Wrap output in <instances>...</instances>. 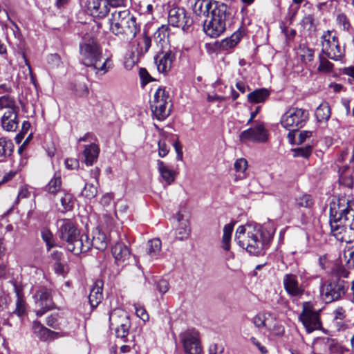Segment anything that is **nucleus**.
Returning a JSON list of instances; mask_svg holds the SVG:
<instances>
[{
  "instance_id": "nucleus-15",
  "label": "nucleus",
  "mask_w": 354,
  "mask_h": 354,
  "mask_svg": "<svg viewBox=\"0 0 354 354\" xmlns=\"http://www.w3.org/2000/svg\"><path fill=\"white\" fill-rule=\"evenodd\" d=\"M119 28L118 30H115L113 33L122 39H133L140 31V26L136 22V18L133 15L124 21Z\"/></svg>"
},
{
  "instance_id": "nucleus-12",
  "label": "nucleus",
  "mask_w": 354,
  "mask_h": 354,
  "mask_svg": "<svg viewBox=\"0 0 354 354\" xmlns=\"http://www.w3.org/2000/svg\"><path fill=\"white\" fill-rule=\"evenodd\" d=\"M183 348L187 354H200L202 351L199 333L195 329H188L180 335Z\"/></svg>"
},
{
  "instance_id": "nucleus-28",
  "label": "nucleus",
  "mask_w": 354,
  "mask_h": 354,
  "mask_svg": "<svg viewBox=\"0 0 354 354\" xmlns=\"http://www.w3.org/2000/svg\"><path fill=\"white\" fill-rule=\"evenodd\" d=\"M243 32L240 28L234 32L230 37H227L221 41L220 47L225 50L234 48L243 37Z\"/></svg>"
},
{
  "instance_id": "nucleus-25",
  "label": "nucleus",
  "mask_w": 354,
  "mask_h": 354,
  "mask_svg": "<svg viewBox=\"0 0 354 354\" xmlns=\"http://www.w3.org/2000/svg\"><path fill=\"white\" fill-rule=\"evenodd\" d=\"M158 171L160 176L167 185L172 184L176 177V173L174 170L169 168V167L162 160H157Z\"/></svg>"
},
{
  "instance_id": "nucleus-17",
  "label": "nucleus",
  "mask_w": 354,
  "mask_h": 354,
  "mask_svg": "<svg viewBox=\"0 0 354 354\" xmlns=\"http://www.w3.org/2000/svg\"><path fill=\"white\" fill-rule=\"evenodd\" d=\"M174 59L175 54L171 50L161 52L154 58L155 64L157 66L158 71L160 73L165 74L171 68Z\"/></svg>"
},
{
  "instance_id": "nucleus-11",
  "label": "nucleus",
  "mask_w": 354,
  "mask_h": 354,
  "mask_svg": "<svg viewBox=\"0 0 354 354\" xmlns=\"http://www.w3.org/2000/svg\"><path fill=\"white\" fill-rule=\"evenodd\" d=\"M282 283L288 296L293 299L301 298L305 292V287L298 279V275L286 273L283 276Z\"/></svg>"
},
{
  "instance_id": "nucleus-35",
  "label": "nucleus",
  "mask_w": 354,
  "mask_h": 354,
  "mask_svg": "<svg viewBox=\"0 0 354 354\" xmlns=\"http://www.w3.org/2000/svg\"><path fill=\"white\" fill-rule=\"evenodd\" d=\"M151 45V38L143 34L141 37L137 39V48L136 53L138 55L142 56L148 52Z\"/></svg>"
},
{
  "instance_id": "nucleus-43",
  "label": "nucleus",
  "mask_w": 354,
  "mask_h": 354,
  "mask_svg": "<svg viewBox=\"0 0 354 354\" xmlns=\"http://www.w3.org/2000/svg\"><path fill=\"white\" fill-rule=\"evenodd\" d=\"M62 186V180L60 176L55 174L54 177L50 180L46 187V190L50 194H55L57 193Z\"/></svg>"
},
{
  "instance_id": "nucleus-54",
  "label": "nucleus",
  "mask_w": 354,
  "mask_h": 354,
  "mask_svg": "<svg viewBox=\"0 0 354 354\" xmlns=\"http://www.w3.org/2000/svg\"><path fill=\"white\" fill-rule=\"evenodd\" d=\"M297 203L299 207H310L313 205V200L310 195L304 194L297 199Z\"/></svg>"
},
{
  "instance_id": "nucleus-23",
  "label": "nucleus",
  "mask_w": 354,
  "mask_h": 354,
  "mask_svg": "<svg viewBox=\"0 0 354 354\" xmlns=\"http://www.w3.org/2000/svg\"><path fill=\"white\" fill-rule=\"evenodd\" d=\"M103 281L97 280L91 290L88 301L91 308H96L103 299L102 295Z\"/></svg>"
},
{
  "instance_id": "nucleus-13",
  "label": "nucleus",
  "mask_w": 354,
  "mask_h": 354,
  "mask_svg": "<svg viewBox=\"0 0 354 354\" xmlns=\"http://www.w3.org/2000/svg\"><path fill=\"white\" fill-rule=\"evenodd\" d=\"M169 23L175 27L181 28L183 31H187L192 24V19L187 16L185 10L183 8H173L168 14Z\"/></svg>"
},
{
  "instance_id": "nucleus-50",
  "label": "nucleus",
  "mask_w": 354,
  "mask_h": 354,
  "mask_svg": "<svg viewBox=\"0 0 354 354\" xmlns=\"http://www.w3.org/2000/svg\"><path fill=\"white\" fill-rule=\"evenodd\" d=\"M295 157L308 158L312 153V147L309 145L304 147H298L294 149Z\"/></svg>"
},
{
  "instance_id": "nucleus-10",
  "label": "nucleus",
  "mask_w": 354,
  "mask_h": 354,
  "mask_svg": "<svg viewBox=\"0 0 354 354\" xmlns=\"http://www.w3.org/2000/svg\"><path fill=\"white\" fill-rule=\"evenodd\" d=\"M33 299L35 305V312L37 317H41L48 310L55 308L52 292L47 288L42 287L37 290L33 295Z\"/></svg>"
},
{
  "instance_id": "nucleus-34",
  "label": "nucleus",
  "mask_w": 354,
  "mask_h": 354,
  "mask_svg": "<svg viewBox=\"0 0 354 354\" xmlns=\"http://www.w3.org/2000/svg\"><path fill=\"white\" fill-rule=\"evenodd\" d=\"M14 149V144L11 140L5 137L0 138V158L10 157Z\"/></svg>"
},
{
  "instance_id": "nucleus-4",
  "label": "nucleus",
  "mask_w": 354,
  "mask_h": 354,
  "mask_svg": "<svg viewBox=\"0 0 354 354\" xmlns=\"http://www.w3.org/2000/svg\"><path fill=\"white\" fill-rule=\"evenodd\" d=\"M229 15L225 3L216 4L204 21V32L212 38L221 36L226 30V21Z\"/></svg>"
},
{
  "instance_id": "nucleus-3",
  "label": "nucleus",
  "mask_w": 354,
  "mask_h": 354,
  "mask_svg": "<svg viewBox=\"0 0 354 354\" xmlns=\"http://www.w3.org/2000/svg\"><path fill=\"white\" fill-rule=\"evenodd\" d=\"M80 62L91 68L97 76L105 75L113 67L110 58L103 59L102 50L94 41L80 44Z\"/></svg>"
},
{
  "instance_id": "nucleus-32",
  "label": "nucleus",
  "mask_w": 354,
  "mask_h": 354,
  "mask_svg": "<svg viewBox=\"0 0 354 354\" xmlns=\"http://www.w3.org/2000/svg\"><path fill=\"white\" fill-rule=\"evenodd\" d=\"M75 201V198L71 194L66 192L62 193L59 198L61 207H58L59 210L62 212H66L72 210L74 206Z\"/></svg>"
},
{
  "instance_id": "nucleus-40",
  "label": "nucleus",
  "mask_w": 354,
  "mask_h": 354,
  "mask_svg": "<svg viewBox=\"0 0 354 354\" xmlns=\"http://www.w3.org/2000/svg\"><path fill=\"white\" fill-rule=\"evenodd\" d=\"M234 223L226 224L223 227V234L222 238V248L225 250H229L230 248V240L233 231Z\"/></svg>"
},
{
  "instance_id": "nucleus-36",
  "label": "nucleus",
  "mask_w": 354,
  "mask_h": 354,
  "mask_svg": "<svg viewBox=\"0 0 354 354\" xmlns=\"http://www.w3.org/2000/svg\"><path fill=\"white\" fill-rule=\"evenodd\" d=\"M297 54L300 60L305 64L312 62L314 58V50L304 44L299 45Z\"/></svg>"
},
{
  "instance_id": "nucleus-58",
  "label": "nucleus",
  "mask_w": 354,
  "mask_h": 354,
  "mask_svg": "<svg viewBox=\"0 0 354 354\" xmlns=\"http://www.w3.org/2000/svg\"><path fill=\"white\" fill-rule=\"evenodd\" d=\"M139 75L142 80V86L146 85L151 81V77L149 74L148 71L145 68H141L140 69Z\"/></svg>"
},
{
  "instance_id": "nucleus-1",
  "label": "nucleus",
  "mask_w": 354,
  "mask_h": 354,
  "mask_svg": "<svg viewBox=\"0 0 354 354\" xmlns=\"http://www.w3.org/2000/svg\"><path fill=\"white\" fill-rule=\"evenodd\" d=\"M57 235L66 242V249L78 255L86 252L91 248L90 239L86 234H81L76 224L71 219L62 218L57 222Z\"/></svg>"
},
{
  "instance_id": "nucleus-62",
  "label": "nucleus",
  "mask_w": 354,
  "mask_h": 354,
  "mask_svg": "<svg viewBox=\"0 0 354 354\" xmlns=\"http://www.w3.org/2000/svg\"><path fill=\"white\" fill-rule=\"evenodd\" d=\"M106 4L112 7L124 6L127 0H104Z\"/></svg>"
},
{
  "instance_id": "nucleus-42",
  "label": "nucleus",
  "mask_w": 354,
  "mask_h": 354,
  "mask_svg": "<svg viewBox=\"0 0 354 354\" xmlns=\"http://www.w3.org/2000/svg\"><path fill=\"white\" fill-rule=\"evenodd\" d=\"M314 21L313 15H305L299 24V28L304 31L311 32L315 28Z\"/></svg>"
},
{
  "instance_id": "nucleus-45",
  "label": "nucleus",
  "mask_w": 354,
  "mask_h": 354,
  "mask_svg": "<svg viewBox=\"0 0 354 354\" xmlns=\"http://www.w3.org/2000/svg\"><path fill=\"white\" fill-rule=\"evenodd\" d=\"M100 0H80V5L83 9L90 15H96L97 11L95 10V6Z\"/></svg>"
},
{
  "instance_id": "nucleus-14",
  "label": "nucleus",
  "mask_w": 354,
  "mask_h": 354,
  "mask_svg": "<svg viewBox=\"0 0 354 354\" xmlns=\"http://www.w3.org/2000/svg\"><path fill=\"white\" fill-rule=\"evenodd\" d=\"M268 134L262 122H258L254 127L242 131L239 140L242 142L251 141L254 142H265L267 141Z\"/></svg>"
},
{
  "instance_id": "nucleus-49",
  "label": "nucleus",
  "mask_w": 354,
  "mask_h": 354,
  "mask_svg": "<svg viewBox=\"0 0 354 354\" xmlns=\"http://www.w3.org/2000/svg\"><path fill=\"white\" fill-rule=\"evenodd\" d=\"M95 10L97 11V13L99 12L98 15H92L93 17H97V18H103L109 12V9L106 4L105 2H104L102 4V1L100 0L95 6Z\"/></svg>"
},
{
  "instance_id": "nucleus-61",
  "label": "nucleus",
  "mask_w": 354,
  "mask_h": 354,
  "mask_svg": "<svg viewBox=\"0 0 354 354\" xmlns=\"http://www.w3.org/2000/svg\"><path fill=\"white\" fill-rule=\"evenodd\" d=\"M66 168L69 169H74L78 167L79 161L75 158H68L65 161Z\"/></svg>"
},
{
  "instance_id": "nucleus-27",
  "label": "nucleus",
  "mask_w": 354,
  "mask_h": 354,
  "mask_svg": "<svg viewBox=\"0 0 354 354\" xmlns=\"http://www.w3.org/2000/svg\"><path fill=\"white\" fill-rule=\"evenodd\" d=\"M26 304L24 299L17 293V299L16 301V308L15 310L10 315V317L3 322V325H8L12 326L10 320L14 315H17L19 318H21L26 313Z\"/></svg>"
},
{
  "instance_id": "nucleus-7",
  "label": "nucleus",
  "mask_w": 354,
  "mask_h": 354,
  "mask_svg": "<svg viewBox=\"0 0 354 354\" xmlns=\"http://www.w3.org/2000/svg\"><path fill=\"white\" fill-rule=\"evenodd\" d=\"M347 283L341 279H332L320 286V294L326 303L339 299L346 292Z\"/></svg>"
},
{
  "instance_id": "nucleus-44",
  "label": "nucleus",
  "mask_w": 354,
  "mask_h": 354,
  "mask_svg": "<svg viewBox=\"0 0 354 354\" xmlns=\"http://www.w3.org/2000/svg\"><path fill=\"white\" fill-rule=\"evenodd\" d=\"M169 27L166 25H162L154 33V40L157 43L161 44L165 42V39L169 36Z\"/></svg>"
},
{
  "instance_id": "nucleus-33",
  "label": "nucleus",
  "mask_w": 354,
  "mask_h": 354,
  "mask_svg": "<svg viewBox=\"0 0 354 354\" xmlns=\"http://www.w3.org/2000/svg\"><path fill=\"white\" fill-rule=\"evenodd\" d=\"M270 95V91L266 88L254 90L248 95V100L252 103L264 102Z\"/></svg>"
},
{
  "instance_id": "nucleus-55",
  "label": "nucleus",
  "mask_w": 354,
  "mask_h": 354,
  "mask_svg": "<svg viewBox=\"0 0 354 354\" xmlns=\"http://www.w3.org/2000/svg\"><path fill=\"white\" fill-rule=\"evenodd\" d=\"M134 308L136 315L140 317L142 321L146 322L149 319V315L144 307L139 304H135Z\"/></svg>"
},
{
  "instance_id": "nucleus-60",
  "label": "nucleus",
  "mask_w": 354,
  "mask_h": 354,
  "mask_svg": "<svg viewBox=\"0 0 354 354\" xmlns=\"http://www.w3.org/2000/svg\"><path fill=\"white\" fill-rule=\"evenodd\" d=\"M313 132L310 131H300L298 137V141L299 143H302L306 140V139L310 138L313 136Z\"/></svg>"
},
{
  "instance_id": "nucleus-64",
  "label": "nucleus",
  "mask_w": 354,
  "mask_h": 354,
  "mask_svg": "<svg viewBox=\"0 0 354 354\" xmlns=\"http://www.w3.org/2000/svg\"><path fill=\"white\" fill-rule=\"evenodd\" d=\"M112 201V196L110 194H106L104 195L101 200L100 204L103 205L104 207H108L111 205Z\"/></svg>"
},
{
  "instance_id": "nucleus-6",
  "label": "nucleus",
  "mask_w": 354,
  "mask_h": 354,
  "mask_svg": "<svg viewBox=\"0 0 354 354\" xmlns=\"http://www.w3.org/2000/svg\"><path fill=\"white\" fill-rule=\"evenodd\" d=\"M322 52L329 59L341 61L344 57V48H341L337 37L332 31L324 32L321 37Z\"/></svg>"
},
{
  "instance_id": "nucleus-29",
  "label": "nucleus",
  "mask_w": 354,
  "mask_h": 354,
  "mask_svg": "<svg viewBox=\"0 0 354 354\" xmlns=\"http://www.w3.org/2000/svg\"><path fill=\"white\" fill-rule=\"evenodd\" d=\"M120 322L115 328V335L118 338H125L129 334L131 322L129 317L126 314H123L120 317Z\"/></svg>"
},
{
  "instance_id": "nucleus-16",
  "label": "nucleus",
  "mask_w": 354,
  "mask_h": 354,
  "mask_svg": "<svg viewBox=\"0 0 354 354\" xmlns=\"http://www.w3.org/2000/svg\"><path fill=\"white\" fill-rule=\"evenodd\" d=\"M33 330L37 337L42 341H51L59 337L69 335V332H55L43 326L38 321H35L33 322Z\"/></svg>"
},
{
  "instance_id": "nucleus-26",
  "label": "nucleus",
  "mask_w": 354,
  "mask_h": 354,
  "mask_svg": "<svg viewBox=\"0 0 354 354\" xmlns=\"http://www.w3.org/2000/svg\"><path fill=\"white\" fill-rule=\"evenodd\" d=\"M91 246L99 250H104L108 245L106 235L99 228H96L93 232V239L91 241Z\"/></svg>"
},
{
  "instance_id": "nucleus-9",
  "label": "nucleus",
  "mask_w": 354,
  "mask_h": 354,
  "mask_svg": "<svg viewBox=\"0 0 354 354\" xmlns=\"http://www.w3.org/2000/svg\"><path fill=\"white\" fill-rule=\"evenodd\" d=\"M299 319L301 322L308 333L322 327L319 315L316 311L313 304L309 301L303 303L302 311L299 315Z\"/></svg>"
},
{
  "instance_id": "nucleus-8",
  "label": "nucleus",
  "mask_w": 354,
  "mask_h": 354,
  "mask_svg": "<svg viewBox=\"0 0 354 354\" xmlns=\"http://www.w3.org/2000/svg\"><path fill=\"white\" fill-rule=\"evenodd\" d=\"M308 119V111L297 108H290L281 118V124L289 131H296L301 128Z\"/></svg>"
},
{
  "instance_id": "nucleus-46",
  "label": "nucleus",
  "mask_w": 354,
  "mask_h": 354,
  "mask_svg": "<svg viewBox=\"0 0 354 354\" xmlns=\"http://www.w3.org/2000/svg\"><path fill=\"white\" fill-rule=\"evenodd\" d=\"M153 281L156 287V290L162 295L165 294L169 288V282L164 279L156 277Z\"/></svg>"
},
{
  "instance_id": "nucleus-22",
  "label": "nucleus",
  "mask_w": 354,
  "mask_h": 354,
  "mask_svg": "<svg viewBox=\"0 0 354 354\" xmlns=\"http://www.w3.org/2000/svg\"><path fill=\"white\" fill-rule=\"evenodd\" d=\"M94 181L92 183H86L82 189V195L87 199L95 198L97 194V178L100 175V170L95 168L91 171Z\"/></svg>"
},
{
  "instance_id": "nucleus-59",
  "label": "nucleus",
  "mask_w": 354,
  "mask_h": 354,
  "mask_svg": "<svg viewBox=\"0 0 354 354\" xmlns=\"http://www.w3.org/2000/svg\"><path fill=\"white\" fill-rule=\"evenodd\" d=\"M223 351V346L218 344H211L208 348L209 354H221Z\"/></svg>"
},
{
  "instance_id": "nucleus-52",
  "label": "nucleus",
  "mask_w": 354,
  "mask_h": 354,
  "mask_svg": "<svg viewBox=\"0 0 354 354\" xmlns=\"http://www.w3.org/2000/svg\"><path fill=\"white\" fill-rule=\"evenodd\" d=\"M319 58V66H318V71L320 72H330L333 68V64L330 63L327 59L322 57L321 55Z\"/></svg>"
},
{
  "instance_id": "nucleus-53",
  "label": "nucleus",
  "mask_w": 354,
  "mask_h": 354,
  "mask_svg": "<svg viewBox=\"0 0 354 354\" xmlns=\"http://www.w3.org/2000/svg\"><path fill=\"white\" fill-rule=\"evenodd\" d=\"M41 237L44 241L46 243L47 249L49 250L54 246L53 239L52 233L48 230H44L41 231Z\"/></svg>"
},
{
  "instance_id": "nucleus-2",
  "label": "nucleus",
  "mask_w": 354,
  "mask_h": 354,
  "mask_svg": "<svg viewBox=\"0 0 354 354\" xmlns=\"http://www.w3.org/2000/svg\"><path fill=\"white\" fill-rule=\"evenodd\" d=\"M266 234L259 225H241L236 231L235 241L250 254L259 255L270 241V235Z\"/></svg>"
},
{
  "instance_id": "nucleus-30",
  "label": "nucleus",
  "mask_w": 354,
  "mask_h": 354,
  "mask_svg": "<svg viewBox=\"0 0 354 354\" xmlns=\"http://www.w3.org/2000/svg\"><path fill=\"white\" fill-rule=\"evenodd\" d=\"M111 252L115 260L124 261L129 258L130 251L127 245L121 242H117L111 249Z\"/></svg>"
},
{
  "instance_id": "nucleus-18",
  "label": "nucleus",
  "mask_w": 354,
  "mask_h": 354,
  "mask_svg": "<svg viewBox=\"0 0 354 354\" xmlns=\"http://www.w3.org/2000/svg\"><path fill=\"white\" fill-rule=\"evenodd\" d=\"M1 124L4 131H15L19 125L18 111H6L1 119Z\"/></svg>"
},
{
  "instance_id": "nucleus-37",
  "label": "nucleus",
  "mask_w": 354,
  "mask_h": 354,
  "mask_svg": "<svg viewBox=\"0 0 354 354\" xmlns=\"http://www.w3.org/2000/svg\"><path fill=\"white\" fill-rule=\"evenodd\" d=\"M330 114V108L329 104L326 102L320 104L315 111V116L319 122L328 120Z\"/></svg>"
},
{
  "instance_id": "nucleus-31",
  "label": "nucleus",
  "mask_w": 354,
  "mask_h": 354,
  "mask_svg": "<svg viewBox=\"0 0 354 354\" xmlns=\"http://www.w3.org/2000/svg\"><path fill=\"white\" fill-rule=\"evenodd\" d=\"M100 149L95 144H91L84 150V162L87 165H92L97 159Z\"/></svg>"
},
{
  "instance_id": "nucleus-38",
  "label": "nucleus",
  "mask_w": 354,
  "mask_h": 354,
  "mask_svg": "<svg viewBox=\"0 0 354 354\" xmlns=\"http://www.w3.org/2000/svg\"><path fill=\"white\" fill-rule=\"evenodd\" d=\"M147 246V252L151 258L157 259L161 252V241L158 238L153 239L148 241Z\"/></svg>"
},
{
  "instance_id": "nucleus-19",
  "label": "nucleus",
  "mask_w": 354,
  "mask_h": 354,
  "mask_svg": "<svg viewBox=\"0 0 354 354\" xmlns=\"http://www.w3.org/2000/svg\"><path fill=\"white\" fill-rule=\"evenodd\" d=\"M218 1H211L209 0H196L193 6V12L198 16L208 17L210 15L213 8L216 4H221Z\"/></svg>"
},
{
  "instance_id": "nucleus-56",
  "label": "nucleus",
  "mask_w": 354,
  "mask_h": 354,
  "mask_svg": "<svg viewBox=\"0 0 354 354\" xmlns=\"http://www.w3.org/2000/svg\"><path fill=\"white\" fill-rule=\"evenodd\" d=\"M248 162L244 158H239L234 162V167L237 172H244L247 169Z\"/></svg>"
},
{
  "instance_id": "nucleus-21",
  "label": "nucleus",
  "mask_w": 354,
  "mask_h": 354,
  "mask_svg": "<svg viewBox=\"0 0 354 354\" xmlns=\"http://www.w3.org/2000/svg\"><path fill=\"white\" fill-rule=\"evenodd\" d=\"M47 326L56 330L68 328L69 321L63 313H54L46 319Z\"/></svg>"
},
{
  "instance_id": "nucleus-41",
  "label": "nucleus",
  "mask_w": 354,
  "mask_h": 354,
  "mask_svg": "<svg viewBox=\"0 0 354 354\" xmlns=\"http://www.w3.org/2000/svg\"><path fill=\"white\" fill-rule=\"evenodd\" d=\"M7 109L8 111H19V107L13 97L10 95L0 97V109Z\"/></svg>"
},
{
  "instance_id": "nucleus-47",
  "label": "nucleus",
  "mask_w": 354,
  "mask_h": 354,
  "mask_svg": "<svg viewBox=\"0 0 354 354\" xmlns=\"http://www.w3.org/2000/svg\"><path fill=\"white\" fill-rule=\"evenodd\" d=\"M273 319V324L268 323L266 329L270 331L272 335L281 337L284 334V328L283 326L277 323L274 318Z\"/></svg>"
},
{
  "instance_id": "nucleus-48",
  "label": "nucleus",
  "mask_w": 354,
  "mask_h": 354,
  "mask_svg": "<svg viewBox=\"0 0 354 354\" xmlns=\"http://www.w3.org/2000/svg\"><path fill=\"white\" fill-rule=\"evenodd\" d=\"M336 21L339 28L348 31L351 28L350 21L344 13H339L336 17Z\"/></svg>"
},
{
  "instance_id": "nucleus-63",
  "label": "nucleus",
  "mask_w": 354,
  "mask_h": 354,
  "mask_svg": "<svg viewBox=\"0 0 354 354\" xmlns=\"http://www.w3.org/2000/svg\"><path fill=\"white\" fill-rule=\"evenodd\" d=\"M250 341L251 342L257 347V348L259 349V351L262 353V354H266L267 353L268 351L266 349V348L261 345V344L254 337H252L250 338Z\"/></svg>"
},
{
  "instance_id": "nucleus-20",
  "label": "nucleus",
  "mask_w": 354,
  "mask_h": 354,
  "mask_svg": "<svg viewBox=\"0 0 354 354\" xmlns=\"http://www.w3.org/2000/svg\"><path fill=\"white\" fill-rule=\"evenodd\" d=\"M132 15L128 10H115L111 14V18L109 19L110 30L113 32L118 30L120 26L122 25L124 21L130 18Z\"/></svg>"
},
{
  "instance_id": "nucleus-57",
  "label": "nucleus",
  "mask_w": 354,
  "mask_h": 354,
  "mask_svg": "<svg viewBox=\"0 0 354 354\" xmlns=\"http://www.w3.org/2000/svg\"><path fill=\"white\" fill-rule=\"evenodd\" d=\"M158 155L160 157H165L169 153V147L166 145L165 142L164 140H159L158 143Z\"/></svg>"
},
{
  "instance_id": "nucleus-24",
  "label": "nucleus",
  "mask_w": 354,
  "mask_h": 354,
  "mask_svg": "<svg viewBox=\"0 0 354 354\" xmlns=\"http://www.w3.org/2000/svg\"><path fill=\"white\" fill-rule=\"evenodd\" d=\"M176 219L179 223V225L176 228L178 239L180 241L187 239L189 237L190 232L188 219L185 218V216L181 212H178L176 214Z\"/></svg>"
},
{
  "instance_id": "nucleus-39",
  "label": "nucleus",
  "mask_w": 354,
  "mask_h": 354,
  "mask_svg": "<svg viewBox=\"0 0 354 354\" xmlns=\"http://www.w3.org/2000/svg\"><path fill=\"white\" fill-rule=\"evenodd\" d=\"M271 317V314L270 313H261L257 314L251 319L252 323L257 327V328H267L268 324V318Z\"/></svg>"
},
{
  "instance_id": "nucleus-5",
  "label": "nucleus",
  "mask_w": 354,
  "mask_h": 354,
  "mask_svg": "<svg viewBox=\"0 0 354 354\" xmlns=\"http://www.w3.org/2000/svg\"><path fill=\"white\" fill-rule=\"evenodd\" d=\"M150 107L155 118L158 120H164L170 113L171 100L165 88L159 87L153 94L150 102Z\"/></svg>"
},
{
  "instance_id": "nucleus-51",
  "label": "nucleus",
  "mask_w": 354,
  "mask_h": 354,
  "mask_svg": "<svg viewBox=\"0 0 354 354\" xmlns=\"http://www.w3.org/2000/svg\"><path fill=\"white\" fill-rule=\"evenodd\" d=\"M344 259L347 266L354 268V248H348L344 252Z\"/></svg>"
}]
</instances>
